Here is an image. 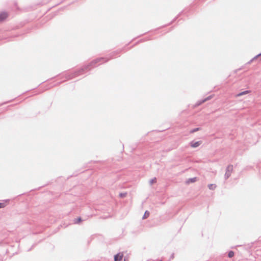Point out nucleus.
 <instances>
[{"label":"nucleus","instance_id":"nucleus-1","mask_svg":"<svg viewBox=\"0 0 261 261\" xmlns=\"http://www.w3.org/2000/svg\"><path fill=\"white\" fill-rule=\"evenodd\" d=\"M233 167L232 165H229L227 167L226 169V172L224 175L225 179H227L230 176L231 173L233 170Z\"/></svg>","mask_w":261,"mask_h":261},{"label":"nucleus","instance_id":"nucleus-2","mask_svg":"<svg viewBox=\"0 0 261 261\" xmlns=\"http://www.w3.org/2000/svg\"><path fill=\"white\" fill-rule=\"evenodd\" d=\"M90 64L86 66H85L84 68H82L80 70L78 71L77 72H76L74 73V75L69 77V79H72L74 77H75V76H77L79 75H81L82 74V72H83L84 71V69H88L89 68V69H90V68H89V67L90 66ZM91 66L92 67H94L95 66V65L94 64H93L92 65H91Z\"/></svg>","mask_w":261,"mask_h":261},{"label":"nucleus","instance_id":"nucleus-3","mask_svg":"<svg viewBox=\"0 0 261 261\" xmlns=\"http://www.w3.org/2000/svg\"><path fill=\"white\" fill-rule=\"evenodd\" d=\"M109 60V59H106L104 58H97V59L93 60V61H92L90 63V65L91 66V65H92L93 64L95 65V64L98 63L100 62H101L102 63L106 62L108 61Z\"/></svg>","mask_w":261,"mask_h":261},{"label":"nucleus","instance_id":"nucleus-4","mask_svg":"<svg viewBox=\"0 0 261 261\" xmlns=\"http://www.w3.org/2000/svg\"><path fill=\"white\" fill-rule=\"evenodd\" d=\"M201 143H202V142L201 141H196V142L191 141L190 144L192 147L196 148V147L199 146Z\"/></svg>","mask_w":261,"mask_h":261},{"label":"nucleus","instance_id":"nucleus-5","mask_svg":"<svg viewBox=\"0 0 261 261\" xmlns=\"http://www.w3.org/2000/svg\"><path fill=\"white\" fill-rule=\"evenodd\" d=\"M8 17V14L6 12H2L0 13V21L5 19Z\"/></svg>","mask_w":261,"mask_h":261},{"label":"nucleus","instance_id":"nucleus-6","mask_svg":"<svg viewBox=\"0 0 261 261\" xmlns=\"http://www.w3.org/2000/svg\"><path fill=\"white\" fill-rule=\"evenodd\" d=\"M123 254H120V253H118L117 254L114 256V261H120L122 259Z\"/></svg>","mask_w":261,"mask_h":261},{"label":"nucleus","instance_id":"nucleus-7","mask_svg":"<svg viewBox=\"0 0 261 261\" xmlns=\"http://www.w3.org/2000/svg\"><path fill=\"white\" fill-rule=\"evenodd\" d=\"M149 212L148 211H146L142 218L143 219H145L147 218L148 217H149Z\"/></svg>","mask_w":261,"mask_h":261},{"label":"nucleus","instance_id":"nucleus-8","mask_svg":"<svg viewBox=\"0 0 261 261\" xmlns=\"http://www.w3.org/2000/svg\"><path fill=\"white\" fill-rule=\"evenodd\" d=\"M196 180V177H194V178H189L188 180H187V182L188 183H190V182H195Z\"/></svg>","mask_w":261,"mask_h":261},{"label":"nucleus","instance_id":"nucleus-9","mask_svg":"<svg viewBox=\"0 0 261 261\" xmlns=\"http://www.w3.org/2000/svg\"><path fill=\"white\" fill-rule=\"evenodd\" d=\"M208 187L210 190H214L216 188V185L215 184H210Z\"/></svg>","mask_w":261,"mask_h":261},{"label":"nucleus","instance_id":"nucleus-10","mask_svg":"<svg viewBox=\"0 0 261 261\" xmlns=\"http://www.w3.org/2000/svg\"><path fill=\"white\" fill-rule=\"evenodd\" d=\"M248 92H249V91H247H247H243L242 92H241V93L238 94L237 95V96H242L243 95L246 94L248 93Z\"/></svg>","mask_w":261,"mask_h":261},{"label":"nucleus","instance_id":"nucleus-11","mask_svg":"<svg viewBox=\"0 0 261 261\" xmlns=\"http://www.w3.org/2000/svg\"><path fill=\"white\" fill-rule=\"evenodd\" d=\"M210 97H207L206 98H205V99H204L202 100L201 101H200L198 102V103L197 104V105H200V104L202 103L203 102H204L206 101L207 100L210 99Z\"/></svg>","mask_w":261,"mask_h":261},{"label":"nucleus","instance_id":"nucleus-12","mask_svg":"<svg viewBox=\"0 0 261 261\" xmlns=\"http://www.w3.org/2000/svg\"><path fill=\"white\" fill-rule=\"evenodd\" d=\"M156 181V178L155 177L152 178V179H151L150 180H149V184L150 185H152L153 184L154 182H155Z\"/></svg>","mask_w":261,"mask_h":261},{"label":"nucleus","instance_id":"nucleus-13","mask_svg":"<svg viewBox=\"0 0 261 261\" xmlns=\"http://www.w3.org/2000/svg\"><path fill=\"white\" fill-rule=\"evenodd\" d=\"M233 255H234L233 251H229V252L228 253V256L229 257L231 258V257H233Z\"/></svg>","mask_w":261,"mask_h":261},{"label":"nucleus","instance_id":"nucleus-14","mask_svg":"<svg viewBox=\"0 0 261 261\" xmlns=\"http://www.w3.org/2000/svg\"><path fill=\"white\" fill-rule=\"evenodd\" d=\"M200 128L199 127L195 128L190 130V133H194L200 130Z\"/></svg>","mask_w":261,"mask_h":261},{"label":"nucleus","instance_id":"nucleus-15","mask_svg":"<svg viewBox=\"0 0 261 261\" xmlns=\"http://www.w3.org/2000/svg\"><path fill=\"white\" fill-rule=\"evenodd\" d=\"M126 193H121L119 194V196L121 198H124L126 196Z\"/></svg>","mask_w":261,"mask_h":261},{"label":"nucleus","instance_id":"nucleus-16","mask_svg":"<svg viewBox=\"0 0 261 261\" xmlns=\"http://www.w3.org/2000/svg\"><path fill=\"white\" fill-rule=\"evenodd\" d=\"M81 221V218L79 217L76 220H75V223H77Z\"/></svg>","mask_w":261,"mask_h":261},{"label":"nucleus","instance_id":"nucleus-17","mask_svg":"<svg viewBox=\"0 0 261 261\" xmlns=\"http://www.w3.org/2000/svg\"><path fill=\"white\" fill-rule=\"evenodd\" d=\"M5 206V204L4 203H0V208H3Z\"/></svg>","mask_w":261,"mask_h":261},{"label":"nucleus","instance_id":"nucleus-18","mask_svg":"<svg viewBox=\"0 0 261 261\" xmlns=\"http://www.w3.org/2000/svg\"><path fill=\"white\" fill-rule=\"evenodd\" d=\"M260 55H261V53H260V54H259L258 55H256V56L254 57V58H257L258 57L260 56Z\"/></svg>","mask_w":261,"mask_h":261},{"label":"nucleus","instance_id":"nucleus-19","mask_svg":"<svg viewBox=\"0 0 261 261\" xmlns=\"http://www.w3.org/2000/svg\"><path fill=\"white\" fill-rule=\"evenodd\" d=\"M124 261H127V260H126V259H124Z\"/></svg>","mask_w":261,"mask_h":261},{"label":"nucleus","instance_id":"nucleus-20","mask_svg":"<svg viewBox=\"0 0 261 261\" xmlns=\"http://www.w3.org/2000/svg\"><path fill=\"white\" fill-rule=\"evenodd\" d=\"M124 261H127V260H126V259H124Z\"/></svg>","mask_w":261,"mask_h":261},{"label":"nucleus","instance_id":"nucleus-21","mask_svg":"<svg viewBox=\"0 0 261 261\" xmlns=\"http://www.w3.org/2000/svg\"><path fill=\"white\" fill-rule=\"evenodd\" d=\"M159 261H162V260H159Z\"/></svg>","mask_w":261,"mask_h":261}]
</instances>
